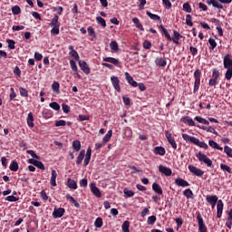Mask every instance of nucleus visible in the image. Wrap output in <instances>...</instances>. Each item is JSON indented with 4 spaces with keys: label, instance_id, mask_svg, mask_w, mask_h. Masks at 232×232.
Returning a JSON list of instances; mask_svg holds the SVG:
<instances>
[{
    "label": "nucleus",
    "instance_id": "1",
    "mask_svg": "<svg viewBox=\"0 0 232 232\" xmlns=\"http://www.w3.org/2000/svg\"><path fill=\"white\" fill-rule=\"evenodd\" d=\"M208 204H217V218H222V213L224 212V201L218 199L217 195H208L206 197Z\"/></svg>",
    "mask_w": 232,
    "mask_h": 232
},
{
    "label": "nucleus",
    "instance_id": "2",
    "mask_svg": "<svg viewBox=\"0 0 232 232\" xmlns=\"http://www.w3.org/2000/svg\"><path fill=\"white\" fill-rule=\"evenodd\" d=\"M223 66L227 70L225 73V79L229 81L232 79V58L231 55L226 54L223 58Z\"/></svg>",
    "mask_w": 232,
    "mask_h": 232
},
{
    "label": "nucleus",
    "instance_id": "3",
    "mask_svg": "<svg viewBox=\"0 0 232 232\" xmlns=\"http://www.w3.org/2000/svg\"><path fill=\"white\" fill-rule=\"evenodd\" d=\"M197 159L201 164H206L208 168H215L213 161L206 154L199 151L196 154Z\"/></svg>",
    "mask_w": 232,
    "mask_h": 232
},
{
    "label": "nucleus",
    "instance_id": "4",
    "mask_svg": "<svg viewBox=\"0 0 232 232\" xmlns=\"http://www.w3.org/2000/svg\"><path fill=\"white\" fill-rule=\"evenodd\" d=\"M202 76V71L199 69H197L194 72V89H193V93H197L200 88V77Z\"/></svg>",
    "mask_w": 232,
    "mask_h": 232
},
{
    "label": "nucleus",
    "instance_id": "5",
    "mask_svg": "<svg viewBox=\"0 0 232 232\" xmlns=\"http://www.w3.org/2000/svg\"><path fill=\"white\" fill-rule=\"evenodd\" d=\"M197 220L198 224V231L199 232H208V227L206 226V223L204 222V218H202V214L200 212H197Z\"/></svg>",
    "mask_w": 232,
    "mask_h": 232
},
{
    "label": "nucleus",
    "instance_id": "6",
    "mask_svg": "<svg viewBox=\"0 0 232 232\" xmlns=\"http://www.w3.org/2000/svg\"><path fill=\"white\" fill-rule=\"evenodd\" d=\"M78 64L80 66V70L85 73V75H90L92 73V69H90V66L84 60L78 61Z\"/></svg>",
    "mask_w": 232,
    "mask_h": 232
},
{
    "label": "nucleus",
    "instance_id": "7",
    "mask_svg": "<svg viewBox=\"0 0 232 232\" xmlns=\"http://www.w3.org/2000/svg\"><path fill=\"white\" fill-rule=\"evenodd\" d=\"M188 171H190L192 175H195V177H199V178L204 177V170L197 168L194 165H188Z\"/></svg>",
    "mask_w": 232,
    "mask_h": 232
},
{
    "label": "nucleus",
    "instance_id": "8",
    "mask_svg": "<svg viewBox=\"0 0 232 232\" xmlns=\"http://www.w3.org/2000/svg\"><path fill=\"white\" fill-rule=\"evenodd\" d=\"M159 171L160 173H162L163 175H165V177H171V173H173L171 169L165 167L164 165L159 166Z\"/></svg>",
    "mask_w": 232,
    "mask_h": 232
},
{
    "label": "nucleus",
    "instance_id": "9",
    "mask_svg": "<svg viewBox=\"0 0 232 232\" xmlns=\"http://www.w3.org/2000/svg\"><path fill=\"white\" fill-rule=\"evenodd\" d=\"M111 81L114 90H116V92H121V81L119 80V78L117 76H111Z\"/></svg>",
    "mask_w": 232,
    "mask_h": 232
},
{
    "label": "nucleus",
    "instance_id": "10",
    "mask_svg": "<svg viewBox=\"0 0 232 232\" xmlns=\"http://www.w3.org/2000/svg\"><path fill=\"white\" fill-rule=\"evenodd\" d=\"M64 213H66V210L63 208H54L53 217V218H61Z\"/></svg>",
    "mask_w": 232,
    "mask_h": 232
},
{
    "label": "nucleus",
    "instance_id": "11",
    "mask_svg": "<svg viewBox=\"0 0 232 232\" xmlns=\"http://www.w3.org/2000/svg\"><path fill=\"white\" fill-rule=\"evenodd\" d=\"M90 188L92 195H94V197H97L98 198H101V190L99 189V188H97V185H95V183H91Z\"/></svg>",
    "mask_w": 232,
    "mask_h": 232
},
{
    "label": "nucleus",
    "instance_id": "12",
    "mask_svg": "<svg viewBox=\"0 0 232 232\" xmlns=\"http://www.w3.org/2000/svg\"><path fill=\"white\" fill-rule=\"evenodd\" d=\"M125 79L130 86H133V88H137V86H139V82L133 80V77L130 75V72H125Z\"/></svg>",
    "mask_w": 232,
    "mask_h": 232
},
{
    "label": "nucleus",
    "instance_id": "13",
    "mask_svg": "<svg viewBox=\"0 0 232 232\" xmlns=\"http://www.w3.org/2000/svg\"><path fill=\"white\" fill-rule=\"evenodd\" d=\"M90 160H92V147H88L85 154V158L83 160V166H88L90 164Z\"/></svg>",
    "mask_w": 232,
    "mask_h": 232
},
{
    "label": "nucleus",
    "instance_id": "14",
    "mask_svg": "<svg viewBox=\"0 0 232 232\" xmlns=\"http://www.w3.org/2000/svg\"><path fill=\"white\" fill-rule=\"evenodd\" d=\"M206 3L207 5H208V6L212 5L214 8H218V10H224V5H222V4H219L217 0H207Z\"/></svg>",
    "mask_w": 232,
    "mask_h": 232
},
{
    "label": "nucleus",
    "instance_id": "15",
    "mask_svg": "<svg viewBox=\"0 0 232 232\" xmlns=\"http://www.w3.org/2000/svg\"><path fill=\"white\" fill-rule=\"evenodd\" d=\"M159 30L161 34V35H165L166 39H168V41H171V34H169V33L168 32V29H166V27L161 24L159 26Z\"/></svg>",
    "mask_w": 232,
    "mask_h": 232
},
{
    "label": "nucleus",
    "instance_id": "16",
    "mask_svg": "<svg viewBox=\"0 0 232 232\" xmlns=\"http://www.w3.org/2000/svg\"><path fill=\"white\" fill-rule=\"evenodd\" d=\"M69 55H71V57H73L74 60L76 61H81V56H79V53H77V51H75L73 49V45H69Z\"/></svg>",
    "mask_w": 232,
    "mask_h": 232
},
{
    "label": "nucleus",
    "instance_id": "17",
    "mask_svg": "<svg viewBox=\"0 0 232 232\" xmlns=\"http://www.w3.org/2000/svg\"><path fill=\"white\" fill-rule=\"evenodd\" d=\"M175 184L177 186H179L181 188H188L189 186V182H188L187 180L183 179L182 178H178L175 179Z\"/></svg>",
    "mask_w": 232,
    "mask_h": 232
},
{
    "label": "nucleus",
    "instance_id": "18",
    "mask_svg": "<svg viewBox=\"0 0 232 232\" xmlns=\"http://www.w3.org/2000/svg\"><path fill=\"white\" fill-rule=\"evenodd\" d=\"M155 63L157 66H160L161 68H164L168 64V61L166 60V57H158L155 60Z\"/></svg>",
    "mask_w": 232,
    "mask_h": 232
},
{
    "label": "nucleus",
    "instance_id": "19",
    "mask_svg": "<svg viewBox=\"0 0 232 232\" xmlns=\"http://www.w3.org/2000/svg\"><path fill=\"white\" fill-rule=\"evenodd\" d=\"M86 155V150H82L78 155V157L76 158V165L77 166H81V164H82V160H84V157Z\"/></svg>",
    "mask_w": 232,
    "mask_h": 232
},
{
    "label": "nucleus",
    "instance_id": "20",
    "mask_svg": "<svg viewBox=\"0 0 232 232\" xmlns=\"http://www.w3.org/2000/svg\"><path fill=\"white\" fill-rule=\"evenodd\" d=\"M181 122H184V124H188V126H197L193 119H191L189 116H185L180 119Z\"/></svg>",
    "mask_w": 232,
    "mask_h": 232
},
{
    "label": "nucleus",
    "instance_id": "21",
    "mask_svg": "<svg viewBox=\"0 0 232 232\" xmlns=\"http://www.w3.org/2000/svg\"><path fill=\"white\" fill-rule=\"evenodd\" d=\"M102 61L104 63H111V64H114V66H119V64H121L119 60H117L116 58H113V57H103Z\"/></svg>",
    "mask_w": 232,
    "mask_h": 232
},
{
    "label": "nucleus",
    "instance_id": "22",
    "mask_svg": "<svg viewBox=\"0 0 232 232\" xmlns=\"http://www.w3.org/2000/svg\"><path fill=\"white\" fill-rule=\"evenodd\" d=\"M182 39V35L180 33H179L177 30L173 31V37H171V41L175 43V44H179V41Z\"/></svg>",
    "mask_w": 232,
    "mask_h": 232
},
{
    "label": "nucleus",
    "instance_id": "23",
    "mask_svg": "<svg viewBox=\"0 0 232 232\" xmlns=\"http://www.w3.org/2000/svg\"><path fill=\"white\" fill-rule=\"evenodd\" d=\"M56 180H57V171L55 169H52V176H51L50 184L53 188H55V186H57V181Z\"/></svg>",
    "mask_w": 232,
    "mask_h": 232
},
{
    "label": "nucleus",
    "instance_id": "24",
    "mask_svg": "<svg viewBox=\"0 0 232 232\" xmlns=\"http://www.w3.org/2000/svg\"><path fill=\"white\" fill-rule=\"evenodd\" d=\"M226 226L228 227V229L232 228V208H230L227 212Z\"/></svg>",
    "mask_w": 232,
    "mask_h": 232
},
{
    "label": "nucleus",
    "instance_id": "25",
    "mask_svg": "<svg viewBox=\"0 0 232 232\" xmlns=\"http://www.w3.org/2000/svg\"><path fill=\"white\" fill-rule=\"evenodd\" d=\"M27 126L29 128H34L35 124L34 123V113L29 112L26 119Z\"/></svg>",
    "mask_w": 232,
    "mask_h": 232
},
{
    "label": "nucleus",
    "instance_id": "26",
    "mask_svg": "<svg viewBox=\"0 0 232 232\" xmlns=\"http://www.w3.org/2000/svg\"><path fill=\"white\" fill-rule=\"evenodd\" d=\"M112 135H113V130H109L108 132H107V135H105L102 138V143L103 144H108V142H110V140H111Z\"/></svg>",
    "mask_w": 232,
    "mask_h": 232
},
{
    "label": "nucleus",
    "instance_id": "27",
    "mask_svg": "<svg viewBox=\"0 0 232 232\" xmlns=\"http://www.w3.org/2000/svg\"><path fill=\"white\" fill-rule=\"evenodd\" d=\"M132 23L135 24L136 28H138V30H140V32H144V26H142V24L140 23L139 18L134 17L132 19Z\"/></svg>",
    "mask_w": 232,
    "mask_h": 232
},
{
    "label": "nucleus",
    "instance_id": "28",
    "mask_svg": "<svg viewBox=\"0 0 232 232\" xmlns=\"http://www.w3.org/2000/svg\"><path fill=\"white\" fill-rule=\"evenodd\" d=\"M182 139L186 142H191L192 144H195L197 138L193 136H189L188 134H182Z\"/></svg>",
    "mask_w": 232,
    "mask_h": 232
},
{
    "label": "nucleus",
    "instance_id": "29",
    "mask_svg": "<svg viewBox=\"0 0 232 232\" xmlns=\"http://www.w3.org/2000/svg\"><path fill=\"white\" fill-rule=\"evenodd\" d=\"M154 154L155 155H160L161 157H164L166 155V149L164 147H156L154 149Z\"/></svg>",
    "mask_w": 232,
    "mask_h": 232
},
{
    "label": "nucleus",
    "instance_id": "30",
    "mask_svg": "<svg viewBox=\"0 0 232 232\" xmlns=\"http://www.w3.org/2000/svg\"><path fill=\"white\" fill-rule=\"evenodd\" d=\"M49 26H61V22L59 21V15L55 14L51 20Z\"/></svg>",
    "mask_w": 232,
    "mask_h": 232
},
{
    "label": "nucleus",
    "instance_id": "31",
    "mask_svg": "<svg viewBox=\"0 0 232 232\" xmlns=\"http://www.w3.org/2000/svg\"><path fill=\"white\" fill-rule=\"evenodd\" d=\"M152 189L154 192L157 193V195H162V187H160V185H159V183L154 182L152 184Z\"/></svg>",
    "mask_w": 232,
    "mask_h": 232
},
{
    "label": "nucleus",
    "instance_id": "32",
    "mask_svg": "<svg viewBox=\"0 0 232 232\" xmlns=\"http://www.w3.org/2000/svg\"><path fill=\"white\" fill-rule=\"evenodd\" d=\"M66 199L69 200V202L71 204H73V206L75 208H77L78 209H79V208H81V204H79V202H77V200H75V198L73 197H72L71 195H67Z\"/></svg>",
    "mask_w": 232,
    "mask_h": 232
},
{
    "label": "nucleus",
    "instance_id": "33",
    "mask_svg": "<svg viewBox=\"0 0 232 232\" xmlns=\"http://www.w3.org/2000/svg\"><path fill=\"white\" fill-rule=\"evenodd\" d=\"M208 146H210V148H213L214 150H219V151H222V150H224L222 147H220V145H218V143H217V141L213 140H208Z\"/></svg>",
    "mask_w": 232,
    "mask_h": 232
},
{
    "label": "nucleus",
    "instance_id": "34",
    "mask_svg": "<svg viewBox=\"0 0 232 232\" xmlns=\"http://www.w3.org/2000/svg\"><path fill=\"white\" fill-rule=\"evenodd\" d=\"M194 144L196 146H198V148H203V150H208L209 148V146H208L207 143H205L204 141H200L198 138H196V141H194Z\"/></svg>",
    "mask_w": 232,
    "mask_h": 232
},
{
    "label": "nucleus",
    "instance_id": "35",
    "mask_svg": "<svg viewBox=\"0 0 232 232\" xmlns=\"http://www.w3.org/2000/svg\"><path fill=\"white\" fill-rule=\"evenodd\" d=\"M146 14L148 15V17H150V19H151L152 21H162V19L160 18V16H159L158 14H155L150 11H146Z\"/></svg>",
    "mask_w": 232,
    "mask_h": 232
},
{
    "label": "nucleus",
    "instance_id": "36",
    "mask_svg": "<svg viewBox=\"0 0 232 232\" xmlns=\"http://www.w3.org/2000/svg\"><path fill=\"white\" fill-rule=\"evenodd\" d=\"M72 150L75 152L81 151V141L79 140L72 141Z\"/></svg>",
    "mask_w": 232,
    "mask_h": 232
},
{
    "label": "nucleus",
    "instance_id": "37",
    "mask_svg": "<svg viewBox=\"0 0 232 232\" xmlns=\"http://www.w3.org/2000/svg\"><path fill=\"white\" fill-rule=\"evenodd\" d=\"M61 84H59V82H53L52 84V90L54 92V93H61Z\"/></svg>",
    "mask_w": 232,
    "mask_h": 232
},
{
    "label": "nucleus",
    "instance_id": "38",
    "mask_svg": "<svg viewBox=\"0 0 232 232\" xmlns=\"http://www.w3.org/2000/svg\"><path fill=\"white\" fill-rule=\"evenodd\" d=\"M67 186L70 189H77V182L70 178L67 180Z\"/></svg>",
    "mask_w": 232,
    "mask_h": 232
},
{
    "label": "nucleus",
    "instance_id": "39",
    "mask_svg": "<svg viewBox=\"0 0 232 232\" xmlns=\"http://www.w3.org/2000/svg\"><path fill=\"white\" fill-rule=\"evenodd\" d=\"M208 43H209V45H210L208 47V50L210 52H213V50H215V48H217V41L214 38H209Z\"/></svg>",
    "mask_w": 232,
    "mask_h": 232
},
{
    "label": "nucleus",
    "instance_id": "40",
    "mask_svg": "<svg viewBox=\"0 0 232 232\" xmlns=\"http://www.w3.org/2000/svg\"><path fill=\"white\" fill-rule=\"evenodd\" d=\"M43 117L44 119H52V117H53V112L52 110H44L43 111Z\"/></svg>",
    "mask_w": 232,
    "mask_h": 232
},
{
    "label": "nucleus",
    "instance_id": "41",
    "mask_svg": "<svg viewBox=\"0 0 232 232\" xmlns=\"http://www.w3.org/2000/svg\"><path fill=\"white\" fill-rule=\"evenodd\" d=\"M110 48L112 52H119V44H117V41L111 42Z\"/></svg>",
    "mask_w": 232,
    "mask_h": 232
},
{
    "label": "nucleus",
    "instance_id": "42",
    "mask_svg": "<svg viewBox=\"0 0 232 232\" xmlns=\"http://www.w3.org/2000/svg\"><path fill=\"white\" fill-rule=\"evenodd\" d=\"M9 169H11V171H17V169H19V164L17 163L16 160L12 161V163L10 164Z\"/></svg>",
    "mask_w": 232,
    "mask_h": 232
},
{
    "label": "nucleus",
    "instance_id": "43",
    "mask_svg": "<svg viewBox=\"0 0 232 232\" xmlns=\"http://www.w3.org/2000/svg\"><path fill=\"white\" fill-rule=\"evenodd\" d=\"M220 77V71L218 69L215 68L212 70V79H215L216 81H218Z\"/></svg>",
    "mask_w": 232,
    "mask_h": 232
},
{
    "label": "nucleus",
    "instance_id": "44",
    "mask_svg": "<svg viewBox=\"0 0 232 232\" xmlns=\"http://www.w3.org/2000/svg\"><path fill=\"white\" fill-rule=\"evenodd\" d=\"M88 35L89 37H92L95 39L97 37V34H95V29H93L92 26H89L87 28Z\"/></svg>",
    "mask_w": 232,
    "mask_h": 232
},
{
    "label": "nucleus",
    "instance_id": "45",
    "mask_svg": "<svg viewBox=\"0 0 232 232\" xmlns=\"http://www.w3.org/2000/svg\"><path fill=\"white\" fill-rule=\"evenodd\" d=\"M51 35H59V29L61 25L51 26Z\"/></svg>",
    "mask_w": 232,
    "mask_h": 232
},
{
    "label": "nucleus",
    "instance_id": "46",
    "mask_svg": "<svg viewBox=\"0 0 232 232\" xmlns=\"http://www.w3.org/2000/svg\"><path fill=\"white\" fill-rule=\"evenodd\" d=\"M49 106L50 108H52V110H54L55 111H59V110H61V105H59L57 102H53L49 103Z\"/></svg>",
    "mask_w": 232,
    "mask_h": 232
},
{
    "label": "nucleus",
    "instance_id": "47",
    "mask_svg": "<svg viewBox=\"0 0 232 232\" xmlns=\"http://www.w3.org/2000/svg\"><path fill=\"white\" fill-rule=\"evenodd\" d=\"M122 232H130V221L126 220L121 225Z\"/></svg>",
    "mask_w": 232,
    "mask_h": 232
},
{
    "label": "nucleus",
    "instance_id": "48",
    "mask_svg": "<svg viewBox=\"0 0 232 232\" xmlns=\"http://www.w3.org/2000/svg\"><path fill=\"white\" fill-rule=\"evenodd\" d=\"M157 222V217L156 216H150L147 219L148 226H153Z\"/></svg>",
    "mask_w": 232,
    "mask_h": 232
},
{
    "label": "nucleus",
    "instance_id": "49",
    "mask_svg": "<svg viewBox=\"0 0 232 232\" xmlns=\"http://www.w3.org/2000/svg\"><path fill=\"white\" fill-rule=\"evenodd\" d=\"M184 197L187 198H193V191L190 188H187L183 191Z\"/></svg>",
    "mask_w": 232,
    "mask_h": 232
},
{
    "label": "nucleus",
    "instance_id": "50",
    "mask_svg": "<svg viewBox=\"0 0 232 232\" xmlns=\"http://www.w3.org/2000/svg\"><path fill=\"white\" fill-rule=\"evenodd\" d=\"M220 169L222 171H227L230 175H232V170H231V167L224 164V163H221L220 164Z\"/></svg>",
    "mask_w": 232,
    "mask_h": 232
},
{
    "label": "nucleus",
    "instance_id": "51",
    "mask_svg": "<svg viewBox=\"0 0 232 232\" xmlns=\"http://www.w3.org/2000/svg\"><path fill=\"white\" fill-rule=\"evenodd\" d=\"M194 121H197L198 122H200L201 124H206V125L209 124V121L208 120H206L200 116H196L194 118Z\"/></svg>",
    "mask_w": 232,
    "mask_h": 232
},
{
    "label": "nucleus",
    "instance_id": "52",
    "mask_svg": "<svg viewBox=\"0 0 232 232\" xmlns=\"http://www.w3.org/2000/svg\"><path fill=\"white\" fill-rule=\"evenodd\" d=\"M123 193H124L125 198H130L133 197V195H135V192H133V190H130L127 188H125L123 190Z\"/></svg>",
    "mask_w": 232,
    "mask_h": 232
},
{
    "label": "nucleus",
    "instance_id": "53",
    "mask_svg": "<svg viewBox=\"0 0 232 232\" xmlns=\"http://www.w3.org/2000/svg\"><path fill=\"white\" fill-rule=\"evenodd\" d=\"M103 222H102V218H97L94 221V226L98 228L102 227Z\"/></svg>",
    "mask_w": 232,
    "mask_h": 232
},
{
    "label": "nucleus",
    "instance_id": "54",
    "mask_svg": "<svg viewBox=\"0 0 232 232\" xmlns=\"http://www.w3.org/2000/svg\"><path fill=\"white\" fill-rule=\"evenodd\" d=\"M183 10H184V12H187L188 14H191L192 9H191V5H189V3L186 2L185 4H183Z\"/></svg>",
    "mask_w": 232,
    "mask_h": 232
},
{
    "label": "nucleus",
    "instance_id": "55",
    "mask_svg": "<svg viewBox=\"0 0 232 232\" xmlns=\"http://www.w3.org/2000/svg\"><path fill=\"white\" fill-rule=\"evenodd\" d=\"M13 15H19L21 14V7L19 5H14L12 7Z\"/></svg>",
    "mask_w": 232,
    "mask_h": 232
},
{
    "label": "nucleus",
    "instance_id": "56",
    "mask_svg": "<svg viewBox=\"0 0 232 232\" xmlns=\"http://www.w3.org/2000/svg\"><path fill=\"white\" fill-rule=\"evenodd\" d=\"M6 43L8 44L9 50H15V41L7 39Z\"/></svg>",
    "mask_w": 232,
    "mask_h": 232
},
{
    "label": "nucleus",
    "instance_id": "57",
    "mask_svg": "<svg viewBox=\"0 0 232 232\" xmlns=\"http://www.w3.org/2000/svg\"><path fill=\"white\" fill-rule=\"evenodd\" d=\"M96 21L97 23H99V24H101L103 28H106V20H104V18L101 17V16H97L96 17Z\"/></svg>",
    "mask_w": 232,
    "mask_h": 232
},
{
    "label": "nucleus",
    "instance_id": "58",
    "mask_svg": "<svg viewBox=\"0 0 232 232\" xmlns=\"http://www.w3.org/2000/svg\"><path fill=\"white\" fill-rule=\"evenodd\" d=\"M224 152L227 157H230L232 159V149L229 146H225L224 147Z\"/></svg>",
    "mask_w": 232,
    "mask_h": 232
},
{
    "label": "nucleus",
    "instance_id": "59",
    "mask_svg": "<svg viewBox=\"0 0 232 232\" xmlns=\"http://www.w3.org/2000/svg\"><path fill=\"white\" fill-rule=\"evenodd\" d=\"M70 66L73 72H79V68L77 67V63H75V60H70Z\"/></svg>",
    "mask_w": 232,
    "mask_h": 232
},
{
    "label": "nucleus",
    "instance_id": "60",
    "mask_svg": "<svg viewBox=\"0 0 232 232\" xmlns=\"http://www.w3.org/2000/svg\"><path fill=\"white\" fill-rule=\"evenodd\" d=\"M21 97H28V90L24 89V87L19 88Z\"/></svg>",
    "mask_w": 232,
    "mask_h": 232
},
{
    "label": "nucleus",
    "instance_id": "61",
    "mask_svg": "<svg viewBox=\"0 0 232 232\" xmlns=\"http://www.w3.org/2000/svg\"><path fill=\"white\" fill-rule=\"evenodd\" d=\"M217 84H218V80H215V78H211L208 81V86H212L213 88H217Z\"/></svg>",
    "mask_w": 232,
    "mask_h": 232
},
{
    "label": "nucleus",
    "instance_id": "62",
    "mask_svg": "<svg viewBox=\"0 0 232 232\" xmlns=\"http://www.w3.org/2000/svg\"><path fill=\"white\" fill-rule=\"evenodd\" d=\"M186 24L188 26H193V22H192L191 14H187L186 15Z\"/></svg>",
    "mask_w": 232,
    "mask_h": 232
},
{
    "label": "nucleus",
    "instance_id": "63",
    "mask_svg": "<svg viewBox=\"0 0 232 232\" xmlns=\"http://www.w3.org/2000/svg\"><path fill=\"white\" fill-rule=\"evenodd\" d=\"M65 125H66V121H64V120L56 121L55 123H54V126L56 128H59L61 126H65Z\"/></svg>",
    "mask_w": 232,
    "mask_h": 232
},
{
    "label": "nucleus",
    "instance_id": "64",
    "mask_svg": "<svg viewBox=\"0 0 232 232\" xmlns=\"http://www.w3.org/2000/svg\"><path fill=\"white\" fill-rule=\"evenodd\" d=\"M143 48L145 50H151V42L148 41V40H145L143 42Z\"/></svg>",
    "mask_w": 232,
    "mask_h": 232
}]
</instances>
